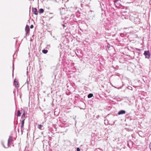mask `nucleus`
I'll use <instances>...</instances> for the list:
<instances>
[{
	"mask_svg": "<svg viewBox=\"0 0 151 151\" xmlns=\"http://www.w3.org/2000/svg\"><path fill=\"white\" fill-rule=\"evenodd\" d=\"M12 141V137L10 136L8 140V142L6 146H5L4 142L2 143V145L5 148L8 147L9 146V144L11 143Z\"/></svg>",
	"mask_w": 151,
	"mask_h": 151,
	"instance_id": "obj_1",
	"label": "nucleus"
},
{
	"mask_svg": "<svg viewBox=\"0 0 151 151\" xmlns=\"http://www.w3.org/2000/svg\"><path fill=\"white\" fill-rule=\"evenodd\" d=\"M25 30L26 33V35H29V34L30 31L29 27V26L27 25L26 26Z\"/></svg>",
	"mask_w": 151,
	"mask_h": 151,
	"instance_id": "obj_2",
	"label": "nucleus"
},
{
	"mask_svg": "<svg viewBox=\"0 0 151 151\" xmlns=\"http://www.w3.org/2000/svg\"><path fill=\"white\" fill-rule=\"evenodd\" d=\"M144 54L146 58L148 59L150 58V54L149 51H145Z\"/></svg>",
	"mask_w": 151,
	"mask_h": 151,
	"instance_id": "obj_3",
	"label": "nucleus"
},
{
	"mask_svg": "<svg viewBox=\"0 0 151 151\" xmlns=\"http://www.w3.org/2000/svg\"><path fill=\"white\" fill-rule=\"evenodd\" d=\"M14 86L16 88H18L19 87V84L18 81L15 79L14 81Z\"/></svg>",
	"mask_w": 151,
	"mask_h": 151,
	"instance_id": "obj_4",
	"label": "nucleus"
},
{
	"mask_svg": "<svg viewBox=\"0 0 151 151\" xmlns=\"http://www.w3.org/2000/svg\"><path fill=\"white\" fill-rule=\"evenodd\" d=\"M25 119H23L21 122V131L22 132L24 130L23 128L24 126V121Z\"/></svg>",
	"mask_w": 151,
	"mask_h": 151,
	"instance_id": "obj_5",
	"label": "nucleus"
},
{
	"mask_svg": "<svg viewBox=\"0 0 151 151\" xmlns=\"http://www.w3.org/2000/svg\"><path fill=\"white\" fill-rule=\"evenodd\" d=\"M32 12L34 14L36 15H37L38 14V12L37 9L36 8L33 9Z\"/></svg>",
	"mask_w": 151,
	"mask_h": 151,
	"instance_id": "obj_6",
	"label": "nucleus"
},
{
	"mask_svg": "<svg viewBox=\"0 0 151 151\" xmlns=\"http://www.w3.org/2000/svg\"><path fill=\"white\" fill-rule=\"evenodd\" d=\"M125 113H126V111H125L122 110H121L120 111H119L118 114L119 115L125 114Z\"/></svg>",
	"mask_w": 151,
	"mask_h": 151,
	"instance_id": "obj_7",
	"label": "nucleus"
},
{
	"mask_svg": "<svg viewBox=\"0 0 151 151\" xmlns=\"http://www.w3.org/2000/svg\"><path fill=\"white\" fill-rule=\"evenodd\" d=\"M39 12L40 13H42L44 11L43 9H39Z\"/></svg>",
	"mask_w": 151,
	"mask_h": 151,
	"instance_id": "obj_8",
	"label": "nucleus"
},
{
	"mask_svg": "<svg viewBox=\"0 0 151 151\" xmlns=\"http://www.w3.org/2000/svg\"><path fill=\"white\" fill-rule=\"evenodd\" d=\"M25 116V112L24 111V113L22 115V118L23 119H24Z\"/></svg>",
	"mask_w": 151,
	"mask_h": 151,
	"instance_id": "obj_9",
	"label": "nucleus"
},
{
	"mask_svg": "<svg viewBox=\"0 0 151 151\" xmlns=\"http://www.w3.org/2000/svg\"><path fill=\"white\" fill-rule=\"evenodd\" d=\"M48 52V51L47 50H42V52L44 54H46Z\"/></svg>",
	"mask_w": 151,
	"mask_h": 151,
	"instance_id": "obj_10",
	"label": "nucleus"
},
{
	"mask_svg": "<svg viewBox=\"0 0 151 151\" xmlns=\"http://www.w3.org/2000/svg\"><path fill=\"white\" fill-rule=\"evenodd\" d=\"M21 115V113L19 110H18L17 111V116H20Z\"/></svg>",
	"mask_w": 151,
	"mask_h": 151,
	"instance_id": "obj_11",
	"label": "nucleus"
},
{
	"mask_svg": "<svg viewBox=\"0 0 151 151\" xmlns=\"http://www.w3.org/2000/svg\"><path fill=\"white\" fill-rule=\"evenodd\" d=\"M42 126V125L41 124H39L38 125V127L40 129H41Z\"/></svg>",
	"mask_w": 151,
	"mask_h": 151,
	"instance_id": "obj_12",
	"label": "nucleus"
},
{
	"mask_svg": "<svg viewBox=\"0 0 151 151\" xmlns=\"http://www.w3.org/2000/svg\"><path fill=\"white\" fill-rule=\"evenodd\" d=\"M93 95H88V98H89L92 97Z\"/></svg>",
	"mask_w": 151,
	"mask_h": 151,
	"instance_id": "obj_13",
	"label": "nucleus"
},
{
	"mask_svg": "<svg viewBox=\"0 0 151 151\" xmlns=\"http://www.w3.org/2000/svg\"><path fill=\"white\" fill-rule=\"evenodd\" d=\"M149 147L151 151V143H150V144Z\"/></svg>",
	"mask_w": 151,
	"mask_h": 151,
	"instance_id": "obj_14",
	"label": "nucleus"
},
{
	"mask_svg": "<svg viewBox=\"0 0 151 151\" xmlns=\"http://www.w3.org/2000/svg\"><path fill=\"white\" fill-rule=\"evenodd\" d=\"M34 27V26L33 25H31L30 26V28H31V29H32Z\"/></svg>",
	"mask_w": 151,
	"mask_h": 151,
	"instance_id": "obj_15",
	"label": "nucleus"
},
{
	"mask_svg": "<svg viewBox=\"0 0 151 151\" xmlns=\"http://www.w3.org/2000/svg\"><path fill=\"white\" fill-rule=\"evenodd\" d=\"M77 151H80V149L78 147L77 148Z\"/></svg>",
	"mask_w": 151,
	"mask_h": 151,
	"instance_id": "obj_16",
	"label": "nucleus"
},
{
	"mask_svg": "<svg viewBox=\"0 0 151 151\" xmlns=\"http://www.w3.org/2000/svg\"><path fill=\"white\" fill-rule=\"evenodd\" d=\"M63 27H65V26L64 24H63Z\"/></svg>",
	"mask_w": 151,
	"mask_h": 151,
	"instance_id": "obj_17",
	"label": "nucleus"
},
{
	"mask_svg": "<svg viewBox=\"0 0 151 151\" xmlns=\"http://www.w3.org/2000/svg\"><path fill=\"white\" fill-rule=\"evenodd\" d=\"M89 94V95H92V94H92V93H90Z\"/></svg>",
	"mask_w": 151,
	"mask_h": 151,
	"instance_id": "obj_18",
	"label": "nucleus"
}]
</instances>
